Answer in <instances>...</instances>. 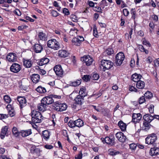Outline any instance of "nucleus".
I'll return each instance as SVG.
<instances>
[{"instance_id":"f257e3e1","label":"nucleus","mask_w":159,"mask_h":159,"mask_svg":"<svg viewBox=\"0 0 159 159\" xmlns=\"http://www.w3.org/2000/svg\"><path fill=\"white\" fill-rule=\"evenodd\" d=\"M31 116L32 120L34 123H39L41 122L43 117L39 111L33 110L31 111Z\"/></svg>"},{"instance_id":"f03ea898","label":"nucleus","mask_w":159,"mask_h":159,"mask_svg":"<svg viewBox=\"0 0 159 159\" xmlns=\"http://www.w3.org/2000/svg\"><path fill=\"white\" fill-rule=\"evenodd\" d=\"M60 43L58 41L55 39H52L47 42L48 47L54 50L59 49L60 48Z\"/></svg>"},{"instance_id":"7ed1b4c3","label":"nucleus","mask_w":159,"mask_h":159,"mask_svg":"<svg viewBox=\"0 0 159 159\" xmlns=\"http://www.w3.org/2000/svg\"><path fill=\"white\" fill-rule=\"evenodd\" d=\"M53 108L58 111H62L66 110L67 106L66 104L61 103L59 101H57L52 104Z\"/></svg>"},{"instance_id":"20e7f679","label":"nucleus","mask_w":159,"mask_h":159,"mask_svg":"<svg viewBox=\"0 0 159 159\" xmlns=\"http://www.w3.org/2000/svg\"><path fill=\"white\" fill-rule=\"evenodd\" d=\"M101 140L104 144L106 143L111 146H114L116 144L115 138L112 134H111L109 136H107L105 138H102Z\"/></svg>"},{"instance_id":"39448f33","label":"nucleus","mask_w":159,"mask_h":159,"mask_svg":"<svg viewBox=\"0 0 159 159\" xmlns=\"http://www.w3.org/2000/svg\"><path fill=\"white\" fill-rule=\"evenodd\" d=\"M157 139V137L156 135L154 133L149 134L146 138V143L148 144H152L153 146H155L156 143L155 142Z\"/></svg>"},{"instance_id":"423d86ee","label":"nucleus","mask_w":159,"mask_h":159,"mask_svg":"<svg viewBox=\"0 0 159 159\" xmlns=\"http://www.w3.org/2000/svg\"><path fill=\"white\" fill-rule=\"evenodd\" d=\"M101 64L103 67L102 70L103 71L110 69L114 65V63L111 61L106 60H102L101 61Z\"/></svg>"},{"instance_id":"0eeeda50","label":"nucleus","mask_w":159,"mask_h":159,"mask_svg":"<svg viewBox=\"0 0 159 159\" xmlns=\"http://www.w3.org/2000/svg\"><path fill=\"white\" fill-rule=\"evenodd\" d=\"M115 63L117 66H120L123 63L125 58L124 53L122 52L118 53L116 56Z\"/></svg>"},{"instance_id":"6e6552de","label":"nucleus","mask_w":159,"mask_h":159,"mask_svg":"<svg viewBox=\"0 0 159 159\" xmlns=\"http://www.w3.org/2000/svg\"><path fill=\"white\" fill-rule=\"evenodd\" d=\"M81 60L84 63H85L86 65L87 66L91 65L93 61V59L92 57L89 55L84 56L83 57H81Z\"/></svg>"},{"instance_id":"1a4fd4ad","label":"nucleus","mask_w":159,"mask_h":159,"mask_svg":"<svg viewBox=\"0 0 159 159\" xmlns=\"http://www.w3.org/2000/svg\"><path fill=\"white\" fill-rule=\"evenodd\" d=\"M53 70L57 76L60 77L62 76L64 71L60 65L58 64L55 65L54 67Z\"/></svg>"},{"instance_id":"9d476101","label":"nucleus","mask_w":159,"mask_h":159,"mask_svg":"<svg viewBox=\"0 0 159 159\" xmlns=\"http://www.w3.org/2000/svg\"><path fill=\"white\" fill-rule=\"evenodd\" d=\"M17 55L14 52L8 53L6 57L7 61L11 62H13L17 61Z\"/></svg>"},{"instance_id":"9b49d317","label":"nucleus","mask_w":159,"mask_h":159,"mask_svg":"<svg viewBox=\"0 0 159 159\" xmlns=\"http://www.w3.org/2000/svg\"><path fill=\"white\" fill-rule=\"evenodd\" d=\"M21 69V66L16 63H13L10 67V71L14 73H17Z\"/></svg>"},{"instance_id":"f8f14e48","label":"nucleus","mask_w":159,"mask_h":159,"mask_svg":"<svg viewBox=\"0 0 159 159\" xmlns=\"http://www.w3.org/2000/svg\"><path fill=\"white\" fill-rule=\"evenodd\" d=\"M84 41V39L83 36H79L77 38H74L72 40V42L73 45L80 46L82 42Z\"/></svg>"},{"instance_id":"ddd939ff","label":"nucleus","mask_w":159,"mask_h":159,"mask_svg":"<svg viewBox=\"0 0 159 159\" xmlns=\"http://www.w3.org/2000/svg\"><path fill=\"white\" fill-rule=\"evenodd\" d=\"M79 94L75 97L74 99H84V98L87 95V93L86 92V88L84 87H83L80 89L79 92Z\"/></svg>"},{"instance_id":"4468645a","label":"nucleus","mask_w":159,"mask_h":159,"mask_svg":"<svg viewBox=\"0 0 159 159\" xmlns=\"http://www.w3.org/2000/svg\"><path fill=\"white\" fill-rule=\"evenodd\" d=\"M116 136L120 142L122 143L125 142L126 139V136L121 132H117L116 134Z\"/></svg>"},{"instance_id":"2eb2a0df","label":"nucleus","mask_w":159,"mask_h":159,"mask_svg":"<svg viewBox=\"0 0 159 159\" xmlns=\"http://www.w3.org/2000/svg\"><path fill=\"white\" fill-rule=\"evenodd\" d=\"M8 128L7 126H5L2 128L0 134V137L2 139H3L5 136H8Z\"/></svg>"},{"instance_id":"dca6fc26","label":"nucleus","mask_w":159,"mask_h":159,"mask_svg":"<svg viewBox=\"0 0 159 159\" xmlns=\"http://www.w3.org/2000/svg\"><path fill=\"white\" fill-rule=\"evenodd\" d=\"M142 118V115L140 113H133L132 115V122L136 124L139 122Z\"/></svg>"},{"instance_id":"f3484780","label":"nucleus","mask_w":159,"mask_h":159,"mask_svg":"<svg viewBox=\"0 0 159 159\" xmlns=\"http://www.w3.org/2000/svg\"><path fill=\"white\" fill-rule=\"evenodd\" d=\"M53 98L60 99L61 98V96L60 95H56L54 94H52L51 93H49L47 94V96L43 98L42 99H53Z\"/></svg>"},{"instance_id":"a211bd4d","label":"nucleus","mask_w":159,"mask_h":159,"mask_svg":"<svg viewBox=\"0 0 159 159\" xmlns=\"http://www.w3.org/2000/svg\"><path fill=\"white\" fill-rule=\"evenodd\" d=\"M49 59L47 57H44L40 60H39L37 64L39 66H42L44 65L47 64L49 61Z\"/></svg>"},{"instance_id":"6ab92c4d","label":"nucleus","mask_w":159,"mask_h":159,"mask_svg":"<svg viewBox=\"0 0 159 159\" xmlns=\"http://www.w3.org/2000/svg\"><path fill=\"white\" fill-rule=\"evenodd\" d=\"M22 61L23 65L25 68H28L32 67V62L30 59H28L23 58L22 59Z\"/></svg>"},{"instance_id":"aec40b11","label":"nucleus","mask_w":159,"mask_h":159,"mask_svg":"<svg viewBox=\"0 0 159 159\" xmlns=\"http://www.w3.org/2000/svg\"><path fill=\"white\" fill-rule=\"evenodd\" d=\"M30 78L34 83H38L40 80V76L39 74H34L30 75Z\"/></svg>"},{"instance_id":"412c9836","label":"nucleus","mask_w":159,"mask_h":159,"mask_svg":"<svg viewBox=\"0 0 159 159\" xmlns=\"http://www.w3.org/2000/svg\"><path fill=\"white\" fill-rule=\"evenodd\" d=\"M58 54L59 57L66 58L68 57L70 55V53L67 51L62 49L58 51Z\"/></svg>"},{"instance_id":"4be33fe9","label":"nucleus","mask_w":159,"mask_h":159,"mask_svg":"<svg viewBox=\"0 0 159 159\" xmlns=\"http://www.w3.org/2000/svg\"><path fill=\"white\" fill-rule=\"evenodd\" d=\"M33 48L34 52L36 53L41 52L43 49L42 45L38 43H35L34 45Z\"/></svg>"},{"instance_id":"5701e85b","label":"nucleus","mask_w":159,"mask_h":159,"mask_svg":"<svg viewBox=\"0 0 159 159\" xmlns=\"http://www.w3.org/2000/svg\"><path fill=\"white\" fill-rule=\"evenodd\" d=\"M30 151L31 153L35 154L38 156L40 155L41 152H42L39 148H37L35 146L31 147Z\"/></svg>"},{"instance_id":"b1692460","label":"nucleus","mask_w":159,"mask_h":159,"mask_svg":"<svg viewBox=\"0 0 159 159\" xmlns=\"http://www.w3.org/2000/svg\"><path fill=\"white\" fill-rule=\"evenodd\" d=\"M143 119L144 121L151 122L154 119V117L153 116L149 114H147L143 116Z\"/></svg>"},{"instance_id":"393cba45","label":"nucleus","mask_w":159,"mask_h":159,"mask_svg":"<svg viewBox=\"0 0 159 159\" xmlns=\"http://www.w3.org/2000/svg\"><path fill=\"white\" fill-rule=\"evenodd\" d=\"M50 132L48 130L43 131L42 133V138L46 140H48L49 138Z\"/></svg>"},{"instance_id":"a878e982","label":"nucleus","mask_w":159,"mask_h":159,"mask_svg":"<svg viewBox=\"0 0 159 159\" xmlns=\"http://www.w3.org/2000/svg\"><path fill=\"white\" fill-rule=\"evenodd\" d=\"M142 77V75L140 74L135 73L132 75L131 79L134 82H137L140 80Z\"/></svg>"},{"instance_id":"bb28decb","label":"nucleus","mask_w":159,"mask_h":159,"mask_svg":"<svg viewBox=\"0 0 159 159\" xmlns=\"http://www.w3.org/2000/svg\"><path fill=\"white\" fill-rule=\"evenodd\" d=\"M118 125L121 131H125L126 130L127 125L126 124L124 123L122 120H120L119 121Z\"/></svg>"},{"instance_id":"cd10ccee","label":"nucleus","mask_w":159,"mask_h":159,"mask_svg":"<svg viewBox=\"0 0 159 159\" xmlns=\"http://www.w3.org/2000/svg\"><path fill=\"white\" fill-rule=\"evenodd\" d=\"M44 100H41V102L38 104V109L39 110L44 111L46 110V106L44 104Z\"/></svg>"},{"instance_id":"c85d7f7f","label":"nucleus","mask_w":159,"mask_h":159,"mask_svg":"<svg viewBox=\"0 0 159 159\" xmlns=\"http://www.w3.org/2000/svg\"><path fill=\"white\" fill-rule=\"evenodd\" d=\"M21 135L23 137H25L27 136L32 134L31 130L29 129L25 130H21L20 131Z\"/></svg>"},{"instance_id":"c756f323","label":"nucleus","mask_w":159,"mask_h":159,"mask_svg":"<svg viewBox=\"0 0 159 159\" xmlns=\"http://www.w3.org/2000/svg\"><path fill=\"white\" fill-rule=\"evenodd\" d=\"M144 97H143V98L140 97L139 98V99H145V98L146 99H151L153 97L152 93L149 91H147L144 94Z\"/></svg>"},{"instance_id":"7c9ffc66","label":"nucleus","mask_w":159,"mask_h":159,"mask_svg":"<svg viewBox=\"0 0 159 159\" xmlns=\"http://www.w3.org/2000/svg\"><path fill=\"white\" fill-rule=\"evenodd\" d=\"M136 85L137 88L142 89L144 88L145 86V83L143 81L140 80L136 82Z\"/></svg>"},{"instance_id":"2f4dec72","label":"nucleus","mask_w":159,"mask_h":159,"mask_svg":"<svg viewBox=\"0 0 159 159\" xmlns=\"http://www.w3.org/2000/svg\"><path fill=\"white\" fill-rule=\"evenodd\" d=\"M137 46L139 50L142 52H144L146 54H148L149 52L148 50L145 49L144 47L141 44H138Z\"/></svg>"},{"instance_id":"473e14b6","label":"nucleus","mask_w":159,"mask_h":159,"mask_svg":"<svg viewBox=\"0 0 159 159\" xmlns=\"http://www.w3.org/2000/svg\"><path fill=\"white\" fill-rule=\"evenodd\" d=\"M75 121V126L80 127L83 126L84 125L83 121L80 119H78Z\"/></svg>"},{"instance_id":"72a5a7b5","label":"nucleus","mask_w":159,"mask_h":159,"mask_svg":"<svg viewBox=\"0 0 159 159\" xmlns=\"http://www.w3.org/2000/svg\"><path fill=\"white\" fill-rule=\"evenodd\" d=\"M99 112H101L105 116H107L108 115L109 110L107 109L103 108L100 107L99 109Z\"/></svg>"},{"instance_id":"f704fd0d","label":"nucleus","mask_w":159,"mask_h":159,"mask_svg":"<svg viewBox=\"0 0 159 159\" xmlns=\"http://www.w3.org/2000/svg\"><path fill=\"white\" fill-rule=\"evenodd\" d=\"M108 152L109 154L111 156H115L119 154L120 153V152L116 151V150H114L113 149H109L108 150Z\"/></svg>"},{"instance_id":"c9c22d12","label":"nucleus","mask_w":159,"mask_h":159,"mask_svg":"<svg viewBox=\"0 0 159 159\" xmlns=\"http://www.w3.org/2000/svg\"><path fill=\"white\" fill-rule=\"evenodd\" d=\"M36 90L40 93H44L46 92V89L41 86H39L36 89Z\"/></svg>"},{"instance_id":"e433bc0d","label":"nucleus","mask_w":159,"mask_h":159,"mask_svg":"<svg viewBox=\"0 0 159 159\" xmlns=\"http://www.w3.org/2000/svg\"><path fill=\"white\" fill-rule=\"evenodd\" d=\"M12 131L13 134L16 137H18L20 134V131L18 132L17 128L15 127H13Z\"/></svg>"},{"instance_id":"4c0bfd02","label":"nucleus","mask_w":159,"mask_h":159,"mask_svg":"<svg viewBox=\"0 0 159 159\" xmlns=\"http://www.w3.org/2000/svg\"><path fill=\"white\" fill-rule=\"evenodd\" d=\"M98 5L99 6H101L102 9H103L105 6H108V3L107 2L106 0H102L98 3Z\"/></svg>"},{"instance_id":"58836bf2","label":"nucleus","mask_w":159,"mask_h":159,"mask_svg":"<svg viewBox=\"0 0 159 159\" xmlns=\"http://www.w3.org/2000/svg\"><path fill=\"white\" fill-rule=\"evenodd\" d=\"M74 101L75 102L72 105V107L74 109L76 108L77 106L81 105L82 104L81 100H74Z\"/></svg>"},{"instance_id":"ea45409f","label":"nucleus","mask_w":159,"mask_h":159,"mask_svg":"<svg viewBox=\"0 0 159 159\" xmlns=\"http://www.w3.org/2000/svg\"><path fill=\"white\" fill-rule=\"evenodd\" d=\"M39 40H45L46 39L45 34L43 32H40L38 34Z\"/></svg>"},{"instance_id":"a19ab883","label":"nucleus","mask_w":159,"mask_h":159,"mask_svg":"<svg viewBox=\"0 0 159 159\" xmlns=\"http://www.w3.org/2000/svg\"><path fill=\"white\" fill-rule=\"evenodd\" d=\"M97 26L96 25H94L93 27V34L94 36L96 38H98L99 36L98 34Z\"/></svg>"},{"instance_id":"79ce46f5","label":"nucleus","mask_w":159,"mask_h":159,"mask_svg":"<svg viewBox=\"0 0 159 159\" xmlns=\"http://www.w3.org/2000/svg\"><path fill=\"white\" fill-rule=\"evenodd\" d=\"M81 83L80 80H77L76 81L70 82V84L71 86L76 87L80 85Z\"/></svg>"},{"instance_id":"37998d69","label":"nucleus","mask_w":159,"mask_h":159,"mask_svg":"<svg viewBox=\"0 0 159 159\" xmlns=\"http://www.w3.org/2000/svg\"><path fill=\"white\" fill-rule=\"evenodd\" d=\"M114 51L112 48H108L105 51V54L108 55H111L114 53Z\"/></svg>"},{"instance_id":"c03bdc74","label":"nucleus","mask_w":159,"mask_h":159,"mask_svg":"<svg viewBox=\"0 0 159 159\" xmlns=\"http://www.w3.org/2000/svg\"><path fill=\"white\" fill-rule=\"evenodd\" d=\"M143 41L142 44L147 47H150L151 46V45L148 40H147L145 38L143 39Z\"/></svg>"},{"instance_id":"a18cd8bd","label":"nucleus","mask_w":159,"mask_h":159,"mask_svg":"<svg viewBox=\"0 0 159 159\" xmlns=\"http://www.w3.org/2000/svg\"><path fill=\"white\" fill-rule=\"evenodd\" d=\"M19 103L20 108L26 105V100H17Z\"/></svg>"},{"instance_id":"49530a36","label":"nucleus","mask_w":159,"mask_h":159,"mask_svg":"<svg viewBox=\"0 0 159 159\" xmlns=\"http://www.w3.org/2000/svg\"><path fill=\"white\" fill-rule=\"evenodd\" d=\"M135 8H132L130 11V13L132 15L131 18L135 20L136 17V11L135 10Z\"/></svg>"},{"instance_id":"de8ad7c7","label":"nucleus","mask_w":159,"mask_h":159,"mask_svg":"<svg viewBox=\"0 0 159 159\" xmlns=\"http://www.w3.org/2000/svg\"><path fill=\"white\" fill-rule=\"evenodd\" d=\"M75 121L70 120L68 123V126L71 128H73L75 127Z\"/></svg>"},{"instance_id":"09e8293b","label":"nucleus","mask_w":159,"mask_h":159,"mask_svg":"<svg viewBox=\"0 0 159 159\" xmlns=\"http://www.w3.org/2000/svg\"><path fill=\"white\" fill-rule=\"evenodd\" d=\"M102 7L100 6H95L94 7V8L93 9V10L95 12L102 13Z\"/></svg>"},{"instance_id":"8fccbe9b","label":"nucleus","mask_w":159,"mask_h":159,"mask_svg":"<svg viewBox=\"0 0 159 159\" xmlns=\"http://www.w3.org/2000/svg\"><path fill=\"white\" fill-rule=\"evenodd\" d=\"M19 86L20 90L28 91L27 90L29 88L28 86L23 85L22 83L19 84Z\"/></svg>"},{"instance_id":"3c124183","label":"nucleus","mask_w":159,"mask_h":159,"mask_svg":"<svg viewBox=\"0 0 159 159\" xmlns=\"http://www.w3.org/2000/svg\"><path fill=\"white\" fill-rule=\"evenodd\" d=\"M51 11L52 16L54 17H56L60 15V14L56 11L52 10Z\"/></svg>"},{"instance_id":"603ef678","label":"nucleus","mask_w":159,"mask_h":159,"mask_svg":"<svg viewBox=\"0 0 159 159\" xmlns=\"http://www.w3.org/2000/svg\"><path fill=\"white\" fill-rule=\"evenodd\" d=\"M71 20L74 22H77L78 21V17L75 15L72 14L70 16Z\"/></svg>"},{"instance_id":"864d4df0","label":"nucleus","mask_w":159,"mask_h":159,"mask_svg":"<svg viewBox=\"0 0 159 159\" xmlns=\"http://www.w3.org/2000/svg\"><path fill=\"white\" fill-rule=\"evenodd\" d=\"M62 12L64 14L65 16H68L70 13L68 9L66 8H63Z\"/></svg>"},{"instance_id":"5fc2aeb1","label":"nucleus","mask_w":159,"mask_h":159,"mask_svg":"<svg viewBox=\"0 0 159 159\" xmlns=\"http://www.w3.org/2000/svg\"><path fill=\"white\" fill-rule=\"evenodd\" d=\"M123 13L125 16H127L129 15V13L127 8H124L123 10Z\"/></svg>"},{"instance_id":"6e6d98bb","label":"nucleus","mask_w":159,"mask_h":159,"mask_svg":"<svg viewBox=\"0 0 159 159\" xmlns=\"http://www.w3.org/2000/svg\"><path fill=\"white\" fill-rule=\"evenodd\" d=\"M137 145L134 143H132L129 145L130 148L132 151H134L136 148Z\"/></svg>"},{"instance_id":"4d7b16f0","label":"nucleus","mask_w":159,"mask_h":159,"mask_svg":"<svg viewBox=\"0 0 159 159\" xmlns=\"http://www.w3.org/2000/svg\"><path fill=\"white\" fill-rule=\"evenodd\" d=\"M8 115L10 116L11 117H13L15 115V111H14V110L11 109V110H10L8 111Z\"/></svg>"},{"instance_id":"13d9d810","label":"nucleus","mask_w":159,"mask_h":159,"mask_svg":"<svg viewBox=\"0 0 159 159\" xmlns=\"http://www.w3.org/2000/svg\"><path fill=\"white\" fill-rule=\"evenodd\" d=\"M129 90L131 92L134 91L135 92H137L138 91V90L134 86L131 85H129Z\"/></svg>"},{"instance_id":"bf43d9fd","label":"nucleus","mask_w":159,"mask_h":159,"mask_svg":"<svg viewBox=\"0 0 159 159\" xmlns=\"http://www.w3.org/2000/svg\"><path fill=\"white\" fill-rule=\"evenodd\" d=\"M71 62H72L74 65L75 66L76 65V57L75 56H73L71 57Z\"/></svg>"},{"instance_id":"052dcab7","label":"nucleus","mask_w":159,"mask_h":159,"mask_svg":"<svg viewBox=\"0 0 159 159\" xmlns=\"http://www.w3.org/2000/svg\"><path fill=\"white\" fill-rule=\"evenodd\" d=\"M99 78V75L96 73L93 74L92 76V79L94 80H98Z\"/></svg>"},{"instance_id":"680f3d73","label":"nucleus","mask_w":159,"mask_h":159,"mask_svg":"<svg viewBox=\"0 0 159 159\" xmlns=\"http://www.w3.org/2000/svg\"><path fill=\"white\" fill-rule=\"evenodd\" d=\"M53 100H44V104L46 105H46L51 104L52 103L53 104V103H54V102Z\"/></svg>"},{"instance_id":"e2e57ef3","label":"nucleus","mask_w":159,"mask_h":159,"mask_svg":"<svg viewBox=\"0 0 159 159\" xmlns=\"http://www.w3.org/2000/svg\"><path fill=\"white\" fill-rule=\"evenodd\" d=\"M154 106L153 105H150V107H149V111L150 113H153L154 112Z\"/></svg>"},{"instance_id":"0e129e2a","label":"nucleus","mask_w":159,"mask_h":159,"mask_svg":"<svg viewBox=\"0 0 159 159\" xmlns=\"http://www.w3.org/2000/svg\"><path fill=\"white\" fill-rule=\"evenodd\" d=\"M83 80L86 82L90 80V78L89 75H85L82 77Z\"/></svg>"},{"instance_id":"69168bd1","label":"nucleus","mask_w":159,"mask_h":159,"mask_svg":"<svg viewBox=\"0 0 159 159\" xmlns=\"http://www.w3.org/2000/svg\"><path fill=\"white\" fill-rule=\"evenodd\" d=\"M87 3L88 4L89 7H95V3L93 2V1L90 0H88Z\"/></svg>"},{"instance_id":"338daca9","label":"nucleus","mask_w":159,"mask_h":159,"mask_svg":"<svg viewBox=\"0 0 159 159\" xmlns=\"http://www.w3.org/2000/svg\"><path fill=\"white\" fill-rule=\"evenodd\" d=\"M154 149V153L155 155L159 154V148H153Z\"/></svg>"},{"instance_id":"774afa93","label":"nucleus","mask_w":159,"mask_h":159,"mask_svg":"<svg viewBox=\"0 0 159 159\" xmlns=\"http://www.w3.org/2000/svg\"><path fill=\"white\" fill-rule=\"evenodd\" d=\"M82 154L81 151H80L79 153L75 157V159H81L82 158Z\"/></svg>"}]
</instances>
